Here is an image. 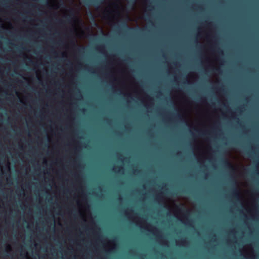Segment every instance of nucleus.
<instances>
[{
    "label": "nucleus",
    "instance_id": "13",
    "mask_svg": "<svg viewBox=\"0 0 259 259\" xmlns=\"http://www.w3.org/2000/svg\"><path fill=\"white\" fill-rule=\"evenodd\" d=\"M60 23H63V21L62 20H59V21Z\"/></svg>",
    "mask_w": 259,
    "mask_h": 259
},
{
    "label": "nucleus",
    "instance_id": "1",
    "mask_svg": "<svg viewBox=\"0 0 259 259\" xmlns=\"http://www.w3.org/2000/svg\"><path fill=\"white\" fill-rule=\"evenodd\" d=\"M221 163L225 169L229 170H232L234 169L233 165L226 158L221 160Z\"/></svg>",
    "mask_w": 259,
    "mask_h": 259
},
{
    "label": "nucleus",
    "instance_id": "8",
    "mask_svg": "<svg viewBox=\"0 0 259 259\" xmlns=\"http://www.w3.org/2000/svg\"><path fill=\"white\" fill-rule=\"evenodd\" d=\"M246 154L249 157L252 158L253 157L252 154L249 151H247Z\"/></svg>",
    "mask_w": 259,
    "mask_h": 259
},
{
    "label": "nucleus",
    "instance_id": "11",
    "mask_svg": "<svg viewBox=\"0 0 259 259\" xmlns=\"http://www.w3.org/2000/svg\"><path fill=\"white\" fill-rule=\"evenodd\" d=\"M177 117L180 119L182 118V116L180 114H178L176 115Z\"/></svg>",
    "mask_w": 259,
    "mask_h": 259
},
{
    "label": "nucleus",
    "instance_id": "18",
    "mask_svg": "<svg viewBox=\"0 0 259 259\" xmlns=\"http://www.w3.org/2000/svg\"><path fill=\"white\" fill-rule=\"evenodd\" d=\"M237 110H240V108H238L237 109Z\"/></svg>",
    "mask_w": 259,
    "mask_h": 259
},
{
    "label": "nucleus",
    "instance_id": "6",
    "mask_svg": "<svg viewBox=\"0 0 259 259\" xmlns=\"http://www.w3.org/2000/svg\"><path fill=\"white\" fill-rule=\"evenodd\" d=\"M195 130L197 132H199V134L200 136H203V137H205L206 135V133H204V132H199L196 129H195Z\"/></svg>",
    "mask_w": 259,
    "mask_h": 259
},
{
    "label": "nucleus",
    "instance_id": "9",
    "mask_svg": "<svg viewBox=\"0 0 259 259\" xmlns=\"http://www.w3.org/2000/svg\"><path fill=\"white\" fill-rule=\"evenodd\" d=\"M122 26L124 28H128L127 24L125 23H123V24L122 25Z\"/></svg>",
    "mask_w": 259,
    "mask_h": 259
},
{
    "label": "nucleus",
    "instance_id": "17",
    "mask_svg": "<svg viewBox=\"0 0 259 259\" xmlns=\"http://www.w3.org/2000/svg\"><path fill=\"white\" fill-rule=\"evenodd\" d=\"M29 61H30V62H32L31 60H30V59H29Z\"/></svg>",
    "mask_w": 259,
    "mask_h": 259
},
{
    "label": "nucleus",
    "instance_id": "10",
    "mask_svg": "<svg viewBox=\"0 0 259 259\" xmlns=\"http://www.w3.org/2000/svg\"><path fill=\"white\" fill-rule=\"evenodd\" d=\"M218 52H219V54H222V55L223 54V51H222V50H221V49H219V50L218 51Z\"/></svg>",
    "mask_w": 259,
    "mask_h": 259
},
{
    "label": "nucleus",
    "instance_id": "7",
    "mask_svg": "<svg viewBox=\"0 0 259 259\" xmlns=\"http://www.w3.org/2000/svg\"><path fill=\"white\" fill-rule=\"evenodd\" d=\"M119 160H120V161H121L122 162L123 161V160H124L125 162H127L129 160V158H120Z\"/></svg>",
    "mask_w": 259,
    "mask_h": 259
},
{
    "label": "nucleus",
    "instance_id": "4",
    "mask_svg": "<svg viewBox=\"0 0 259 259\" xmlns=\"http://www.w3.org/2000/svg\"><path fill=\"white\" fill-rule=\"evenodd\" d=\"M70 164L73 166H79V160L78 159H76L72 162H70Z\"/></svg>",
    "mask_w": 259,
    "mask_h": 259
},
{
    "label": "nucleus",
    "instance_id": "3",
    "mask_svg": "<svg viewBox=\"0 0 259 259\" xmlns=\"http://www.w3.org/2000/svg\"><path fill=\"white\" fill-rule=\"evenodd\" d=\"M74 18V14L72 10L69 11V14L66 17V19L68 22H70L71 20Z\"/></svg>",
    "mask_w": 259,
    "mask_h": 259
},
{
    "label": "nucleus",
    "instance_id": "15",
    "mask_svg": "<svg viewBox=\"0 0 259 259\" xmlns=\"http://www.w3.org/2000/svg\"><path fill=\"white\" fill-rule=\"evenodd\" d=\"M258 161H259V159L255 160V162H256L257 163H258Z\"/></svg>",
    "mask_w": 259,
    "mask_h": 259
},
{
    "label": "nucleus",
    "instance_id": "2",
    "mask_svg": "<svg viewBox=\"0 0 259 259\" xmlns=\"http://www.w3.org/2000/svg\"><path fill=\"white\" fill-rule=\"evenodd\" d=\"M83 2L87 6L93 5L94 6H97L101 4V2H99L97 0H83Z\"/></svg>",
    "mask_w": 259,
    "mask_h": 259
},
{
    "label": "nucleus",
    "instance_id": "16",
    "mask_svg": "<svg viewBox=\"0 0 259 259\" xmlns=\"http://www.w3.org/2000/svg\"><path fill=\"white\" fill-rule=\"evenodd\" d=\"M115 168H118V169H119L120 167L119 166H117V167H115Z\"/></svg>",
    "mask_w": 259,
    "mask_h": 259
},
{
    "label": "nucleus",
    "instance_id": "12",
    "mask_svg": "<svg viewBox=\"0 0 259 259\" xmlns=\"http://www.w3.org/2000/svg\"><path fill=\"white\" fill-rule=\"evenodd\" d=\"M82 49H84L83 48H81V49H78V51L80 52L81 50Z\"/></svg>",
    "mask_w": 259,
    "mask_h": 259
},
{
    "label": "nucleus",
    "instance_id": "5",
    "mask_svg": "<svg viewBox=\"0 0 259 259\" xmlns=\"http://www.w3.org/2000/svg\"><path fill=\"white\" fill-rule=\"evenodd\" d=\"M233 195L234 196V197H235L236 198L238 199L239 198V194H238V191L236 190H234V191L233 193Z\"/></svg>",
    "mask_w": 259,
    "mask_h": 259
},
{
    "label": "nucleus",
    "instance_id": "14",
    "mask_svg": "<svg viewBox=\"0 0 259 259\" xmlns=\"http://www.w3.org/2000/svg\"><path fill=\"white\" fill-rule=\"evenodd\" d=\"M186 212L187 213V214H189V211L188 210H186Z\"/></svg>",
    "mask_w": 259,
    "mask_h": 259
}]
</instances>
